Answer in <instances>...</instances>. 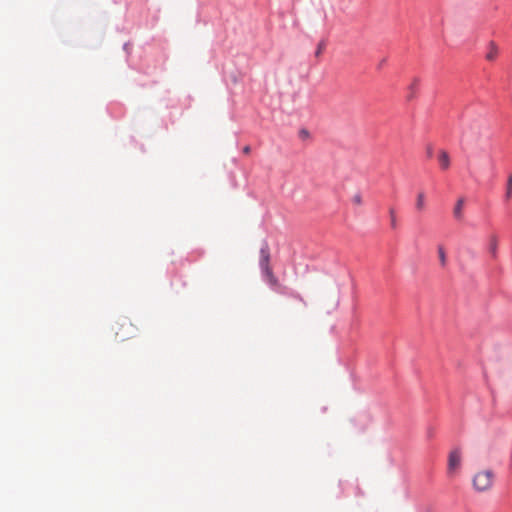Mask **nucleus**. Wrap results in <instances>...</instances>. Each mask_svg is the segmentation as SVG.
I'll list each match as a JSON object with an SVG mask.
<instances>
[{
	"label": "nucleus",
	"instance_id": "obj_2",
	"mask_svg": "<svg viewBox=\"0 0 512 512\" xmlns=\"http://www.w3.org/2000/svg\"><path fill=\"white\" fill-rule=\"evenodd\" d=\"M494 481V473L490 469L477 472L472 480L473 487L479 492L491 489Z\"/></svg>",
	"mask_w": 512,
	"mask_h": 512
},
{
	"label": "nucleus",
	"instance_id": "obj_14",
	"mask_svg": "<svg viewBox=\"0 0 512 512\" xmlns=\"http://www.w3.org/2000/svg\"><path fill=\"white\" fill-rule=\"evenodd\" d=\"M324 48H325V44H324V42H320V43L318 44L317 50H316V52H315L316 57H319V56L322 54V52H323Z\"/></svg>",
	"mask_w": 512,
	"mask_h": 512
},
{
	"label": "nucleus",
	"instance_id": "obj_17",
	"mask_svg": "<svg viewBox=\"0 0 512 512\" xmlns=\"http://www.w3.org/2000/svg\"><path fill=\"white\" fill-rule=\"evenodd\" d=\"M308 133L306 131H302V136H307Z\"/></svg>",
	"mask_w": 512,
	"mask_h": 512
},
{
	"label": "nucleus",
	"instance_id": "obj_10",
	"mask_svg": "<svg viewBox=\"0 0 512 512\" xmlns=\"http://www.w3.org/2000/svg\"><path fill=\"white\" fill-rule=\"evenodd\" d=\"M497 245H498V241H497L496 236H492L490 238V242H489V251L493 256L496 255Z\"/></svg>",
	"mask_w": 512,
	"mask_h": 512
},
{
	"label": "nucleus",
	"instance_id": "obj_8",
	"mask_svg": "<svg viewBox=\"0 0 512 512\" xmlns=\"http://www.w3.org/2000/svg\"><path fill=\"white\" fill-rule=\"evenodd\" d=\"M463 205H464V198H460L457 201V203H456V205H455V207L453 209V214H454V217L456 219H461L462 218V216H463V212H462Z\"/></svg>",
	"mask_w": 512,
	"mask_h": 512
},
{
	"label": "nucleus",
	"instance_id": "obj_12",
	"mask_svg": "<svg viewBox=\"0 0 512 512\" xmlns=\"http://www.w3.org/2000/svg\"><path fill=\"white\" fill-rule=\"evenodd\" d=\"M389 214H390L391 226H392V228H396V226H397V219H396L395 210L393 208H391L389 210Z\"/></svg>",
	"mask_w": 512,
	"mask_h": 512
},
{
	"label": "nucleus",
	"instance_id": "obj_18",
	"mask_svg": "<svg viewBox=\"0 0 512 512\" xmlns=\"http://www.w3.org/2000/svg\"><path fill=\"white\" fill-rule=\"evenodd\" d=\"M385 63V59H383L380 63V66H383V64Z\"/></svg>",
	"mask_w": 512,
	"mask_h": 512
},
{
	"label": "nucleus",
	"instance_id": "obj_13",
	"mask_svg": "<svg viewBox=\"0 0 512 512\" xmlns=\"http://www.w3.org/2000/svg\"><path fill=\"white\" fill-rule=\"evenodd\" d=\"M419 79L418 78H414L411 85L409 86V89L411 90L412 93H414V91L417 89L418 85H419ZM413 97V94H411L410 98Z\"/></svg>",
	"mask_w": 512,
	"mask_h": 512
},
{
	"label": "nucleus",
	"instance_id": "obj_3",
	"mask_svg": "<svg viewBox=\"0 0 512 512\" xmlns=\"http://www.w3.org/2000/svg\"><path fill=\"white\" fill-rule=\"evenodd\" d=\"M259 264L268 283L272 286L277 285L278 280L274 276L272 268L270 267V253L267 247L261 248L260 250Z\"/></svg>",
	"mask_w": 512,
	"mask_h": 512
},
{
	"label": "nucleus",
	"instance_id": "obj_6",
	"mask_svg": "<svg viewBox=\"0 0 512 512\" xmlns=\"http://www.w3.org/2000/svg\"><path fill=\"white\" fill-rule=\"evenodd\" d=\"M487 49H488V51L485 55V58L488 61H494L498 55L497 45L494 42H489Z\"/></svg>",
	"mask_w": 512,
	"mask_h": 512
},
{
	"label": "nucleus",
	"instance_id": "obj_5",
	"mask_svg": "<svg viewBox=\"0 0 512 512\" xmlns=\"http://www.w3.org/2000/svg\"><path fill=\"white\" fill-rule=\"evenodd\" d=\"M438 161H439L440 167L443 170H447L450 167V157L446 151H444V150L439 151Z\"/></svg>",
	"mask_w": 512,
	"mask_h": 512
},
{
	"label": "nucleus",
	"instance_id": "obj_16",
	"mask_svg": "<svg viewBox=\"0 0 512 512\" xmlns=\"http://www.w3.org/2000/svg\"><path fill=\"white\" fill-rule=\"evenodd\" d=\"M243 152H244L245 154H249V153H250V147H249V146H245V147L243 148Z\"/></svg>",
	"mask_w": 512,
	"mask_h": 512
},
{
	"label": "nucleus",
	"instance_id": "obj_7",
	"mask_svg": "<svg viewBox=\"0 0 512 512\" xmlns=\"http://www.w3.org/2000/svg\"><path fill=\"white\" fill-rule=\"evenodd\" d=\"M415 207L418 212L424 211V209H425V193L424 192L421 191L417 194Z\"/></svg>",
	"mask_w": 512,
	"mask_h": 512
},
{
	"label": "nucleus",
	"instance_id": "obj_11",
	"mask_svg": "<svg viewBox=\"0 0 512 512\" xmlns=\"http://www.w3.org/2000/svg\"><path fill=\"white\" fill-rule=\"evenodd\" d=\"M437 252H438V256H439L441 265L445 266L446 265V254H445L444 248L442 246H439Z\"/></svg>",
	"mask_w": 512,
	"mask_h": 512
},
{
	"label": "nucleus",
	"instance_id": "obj_4",
	"mask_svg": "<svg viewBox=\"0 0 512 512\" xmlns=\"http://www.w3.org/2000/svg\"><path fill=\"white\" fill-rule=\"evenodd\" d=\"M462 463V451L460 448H454L450 451L448 455V463H447V474L450 477L455 476Z\"/></svg>",
	"mask_w": 512,
	"mask_h": 512
},
{
	"label": "nucleus",
	"instance_id": "obj_9",
	"mask_svg": "<svg viewBox=\"0 0 512 512\" xmlns=\"http://www.w3.org/2000/svg\"><path fill=\"white\" fill-rule=\"evenodd\" d=\"M505 198L506 200L512 198V174L509 175L507 180Z\"/></svg>",
	"mask_w": 512,
	"mask_h": 512
},
{
	"label": "nucleus",
	"instance_id": "obj_15",
	"mask_svg": "<svg viewBox=\"0 0 512 512\" xmlns=\"http://www.w3.org/2000/svg\"><path fill=\"white\" fill-rule=\"evenodd\" d=\"M352 201L356 205H361L362 204V197H361V195L360 194L354 195L353 198H352Z\"/></svg>",
	"mask_w": 512,
	"mask_h": 512
},
{
	"label": "nucleus",
	"instance_id": "obj_1",
	"mask_svg": "<svg viewBox=\"0 0 512 512\" xmlns=\"http://www.w3.org/2000/svg\"><path fill=\"white\" fill-rule=\"evenodd\" d=\"M119 341H126L136 336L137 327L126 317L119 319L114 327Z\"/></svg>",
	"mask_w": 512,
	"mask_h": 512
}]
</instances>
